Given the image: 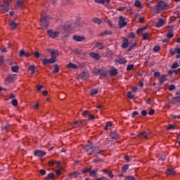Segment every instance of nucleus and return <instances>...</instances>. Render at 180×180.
<instances>
[{"mask_svg": "<svg viewBox=\"0 0 180 180\" xmlns=\"http://www.w3.org/2000/svg\"><path fill=\"white\" fill-rule=\"evenodd\" d=\"M56 54H58V51H52L51 53V58H44L42 59V63L44 65H47V64H54L57 60V56Z\"/></svg>", "mask_w": 180, "mask_h": 180, "instance_id": "nucleus-1", "label": "nucleus"}, {"mask_svg": "<svg viewBox=\"0 0 180 180\" xmlns=\"http://www.w3.org/2000/svg\"><path fill=\"white\" fill-rule=\"evenodd\" d=\"M167 6H168V4H167L165 1H160L158 5L153 7V9L155 11L156 13H160V12H161V11H164Z\"/></svg>", "mask_w": 180, "mask_h": 180, "instance_id": "nucleus-2", "label": "nucleus"}, {"mask_svg": "<svg viewBox=\"0 0 180 180\" xmlns=\"http://www.w3.org/2000/svg\"><path fill=\"white\" fill-rule=\"evenodd\" d=\"M12 130V125L9 124V122L5 121L1 124V131L3 133H8Z\"/></svg>", "mask_w": 180, "mask_h": 180, "instance_id": "nucleus-3", "label": "nucleus"}, {"mask_svg": "<svg viewBox=\"0 0 180 180\" xmlns=\"http://www.w3.org/2000/svg\"><path fill=\"white\" fill-rule=\"evenodd\" d=\"M86 153H87V154H90L92 155L94 154V143L89 142L87 144H86L84 147Z\"/></svg>", "mask_w": 180, "mask_h": 180, "instance_id": "nucleus-4", "label": "nucleus"}, {"mask_svg": "<svg viewBox=\"0 0 180 180\" xmlns=\"http://www.w3.org/2000/svg\"><path fill=\"white\" fill-rule=\"evenodd\" d=\"M41 26L43 29H47L49 27V17L44 16L41 19Z\"/></svg>", "mask_w": 180, "mask_h": 180, "instance_id": "nucleus-5", "label": "nucleus"}, {"mask_svg": "<svg viewBox=\"0 0 180 180\" xmlns=\"http://www.w3.org/2000/svg\"><path fill=\"white\" fill-rule=\"evenodd\" d=\"M48 35L51 39H57L58 36H60V32L58 31H53V30H49L47 31Z\"/></svg>", "mask_w": 180, "mask_h": 180, "instance_id": "nucleus-6", "label": "nucleus"}, {"mask_svg": "<svg viewBox=\"0 0 180 180\" xmlns=\"http://www.w3.org/2000/svg\"><path fill=\"white\" fill-rule=\"evenodd\" d=\"M15 79H16V75H8L5 80V84L8 85V84L13 82Z\"/></svg>", "mask_w": 180, "mask_h": 180, "instance_id": "nucleus-7", "label": "nucleus"}, {"mask_svg": "<svg viewBox=\"0 0 180 180\" xmlns=\"http://www.w3.org/2000/svg\"><path fill=\"white\" fill-rule=\"evenodd\" d=\"M2 11L8 12L9 11V0H3V4H1Z\"/></svg>", "mask_w": 180, "mask_h": 180, "instance_id": "nucleus-8", "label": "nucleus"}, {"mask_svg": "<svg viewBox=\"0 0 180 180\" xmlns=\"http://www.w3.org/2000/svg\"><path fill=\"white\" fill-rule=\"evenodd\" d=\"M119 19L118 25L120 29H122L124 26H127V22L124 21V18L123 16H120Z\"/></svg>", "mask_w": 180, "mask_h": 180, "instance_id": "nucleus-9", "label": "nucleus"}, {"mask_svg": "<svg viewBox=\"0 0 180 180\" xmlns=\"http://www.w3.org/2000/svg\"><path fill=\"white\" fill-rule=\"evenodd\" d=\"M79 77L81 79H88L89 78V72L88 70H84L79 74Z\"/></svg>", "mask_w": 180, "mask_h": 180, "instance_id": "nucleus-10", "label": "nucleus"}, {"mask_svg": "<svg viewBox=\"0 0 180 180\" xmlns=\"http://www.w3.org/2000/svg\"><path fill=\"white\" fill-rule=\"evenodd\" d=\"M33 154L35 157H44V155H46V151L41 150H35Z\"/></svg>", "mask_w": 180, "mask_h": 180, "instance_id": "nucleus-11", "label": "nucleus"}, {"mask_svg": "<svg viewBox=\"0 0 180 180\" xmlns=\"http://www.w3.org/2000/svg\"><path fill=\"white\" fill-rule=\"evenodd\" d=\"M115 63H118L119 64H126L127 63V60H126L123 56H118V58L115 60Z\"/></svg>", "mask_w": 180, "mask_h": 180, "instance_id": "nucleus-12", "label": "nucleus"}, {"mask_svg": "<svg viewBox=\"0 0 180 180\" xmlns=\"http://www.w3.org/2000/svg\"><path fill=\"white\" fill-rule=\"evenodd\" d=\"M89 56H90L91 57V58L96 60V61H98V60H99L101 58V55H99V53H96L95 52H90L89 53Z\"/></svg>", "mask_w": 180, "mask_h": 180, "instance_id": "nucleus-13", "label": "nucleus"}, {"mask_svg": "<svg viewBox=\"0 0 180 180\" xmlns=\"http://www.w3.org/2000/svg\"><path fill=\"white\" fill-rule=\"evenodd\" d=\"M50 167H56L57 168H60L61 167V163L60 162H57L56 160H52L49 162Z\"/></svg>", "mask_w": 180, "mask_h": 180, "instance_id": "nucleus-14", "label": "nucleus"}, {"mask_svg": "<svg viewBox=\"0 0 180 180\" xmlns=\"http://www.w3.org/2000/svg\"><path fill=\"white\" fill-rule=\"evenodd\" d=\"M72 39L75 40V41H84L86 38L84 36L75 35L73 36Z\"/></svg>", "mask_w": 180, "mask_h": 180, "instance_id": "nucleus-15", "label": "nucleus"}, {"mask_svg": "<svg viewBox=\"0 0 180 180\" xmlns=\"http://www.w3.org/2000/svg\"><path fill=\"white\" fill-rule=\"evenodd\" d=\"M138 137L140 139H145V140H147L148 139V133L143 131V132H139L138 134Z\"/></svg>", "mask_w": 180, "mask_h": 180, "instance_id": "nucleus-16", "label": "nucleus"}, {"mask_svg": "<svg viewBox=\"0 0 180 180\" xmlns=\"http://www.w3.org/2000/svg\"><path fill=\"white\" fill-rule=\"evenodd\" d=\"M84 122H85V120H81L79 121H76V122L72 123V126L73 127H77V126H78L79 127H81V124H84Z\"/></svg>", "mask_w": 180, "mask_h": 180, "instance_id": "nucleus-17", "label": "nucleus"}, {"mask_svg": "<svg viewBox=\"0 0 180 180\" xmlns=\"http://www.w3.org/2000/svg\"><path fill=\"white\" fill-rule=\"evenodd\" d=\"M165 23V20L162 18H159L158 21L155 22L156 27H161Z\"/></svg>", "mask_w": 180, "mask_h": 180, "instance_id": "nucleus-18", "label": "nucleus"}, {"mask_svg": "<svg viewBox=\"0 0 180 180\" xmlns=\"http://www.w3.org/2000/svg\"><path fill=\"white\" fill-rule=\"evenodd\" d=\"M110 136L111 139H113L114 140H117V139H119V134L116 131H111Z\"/></svg>", "mask_w": 180, "mask_h": 180, "instance_id": "nucleus-19", "label": "nucleus"}, {"mask_svg": "<svg viewBox=\"0 0 180 180\" xmlns=\"http://www.w3.org/2000/svg\"><path fill=\"white\" fill-rule=\"evenodd\" d=\"M79 175H81V174L79 172H78L77 171H75L73 172H70L69 174V178H78V176H79Z\"/></svg>", "mask_w": 180, "mask_h": 180, "instance_id": "nucleus-20", "label": "nucleus"}, {"mask_svg": "<svg viewBox=\"0 0 180 180\" xmlns=\"http://www.w3.org/2000/svg\"><path fill=\"white\" fill-rule=\"evenodd\" d=\"M103 150H101L99 146H96L93 148V154H100V153H103Z\"/></svg>", "mask_w": 180, "mask_h": 180, "instance_id": "nucleus-21", "label": "nucleus"}, {"mask_svg": "<svg viewBox=\"0 0 180 180\" xmlns=\"http://www.w3.org/2000/svg\"><path fill=\"white\" fill-rule=\"evenodd\" d=\"M165 81H167V75H162L159 78V84H160V85H162V84H164V82H165Z\"/></svg>", "mask_w": 180, "mask_h": 180, "instance_id": "nucleus-22", "label": "nucleus"}, {"mask_svg": "<svg viewBox=\"0 0 180 180\" xmlns=\"http://www.w3.org/2000/svg\"><path fill=\"white\" fill-rule=\"evenodd\" d=\"M67 68H71L72 70H78V65L72 63H70L67 65Z\"/></svg>", "mask_w": 180, "mask_h": 180, "instance_id": "nucleus-23", "label": "nucleus"}, {"mask_svg": "<svg viewBox=\"0 0 180 180\" xmlns=\"http://www.w3.org/2000/svg\"><path fill=\"white\" fill-rule=\"evenodd\" d=\"M167 175H175L176 172L174 169L167 168L166 171Z\"/></svg>", "mask_w": 180, "mask_h": 180, "instance_id": "nucleus-24", "label": "nucleus"}, {"mask_svg": "<svg viewBox=\"0 0 180 180\" xmlns=\"http://www.w3.org/2000/svg\"><path fill=\"white\" fill-rule=\"evenodd\" d=\"M129 44H130V43L129 42V39H127V38H125L122 45V49H127V47H129Z\"/></svg>", "mask_w": 180, "mask_h": 180, "instance_id": "nucleus-25", "label": "nucleus"}, {"mask_svg": "<svg viewBox=\"0 0 180 180\" xmlns=\"http://www.w3.org/2000/svg\"><path fill=\"white\" fill-rule=\"evenodd\" d=\"M109 74L110 77H115V75H117V69L112 68V70H109Z\"/></svg>", "mask_w": 180, "mask_h": 180, "instance_id": "nucleus-26", "label": "nucleus"}, {"mask_svg": "<svg viewBox=\"0 0 180 180\" xmlns=\"http://www.w3.org/2000/svg\"><path fill=\"white\" fill-rule=\"evenodd\" d=\"M25 4V0H16V7L20 8V6H23Z\"/></svg>", "mask_w": 180, "mask_h": 180, "instance_id": "nucleus-27", "label": "nucleus"}, {"mask_svg": "<svg viewBox=\"0 0 180 180\" xmlns=\"http://www.w3.org/2000/svg\"><path fill=\"white\" fill-rule=\"evenodd\" d=\"M172 102L174 105H176V103H179L180 102V96L173 97Z\"/></svg>", "mask_w": 180, "mask_h": 180, "instance_id": "nucleus-28", "label": "nucleus"}, {"mask_svg": "<svg viewBox=\"0 0 180 180\" xmlns=\"http://www.w3.org/2000/svg\"><path fill=\"white\" fill-rule=\"evenodd\" d=\"M98 175V169L92 170L90 172L89 176H91V178H96Z\"/></svg>", "mask_w": 180, "mask_h": 180, "instance_id": "nucleus-29", "label": "nucleus"}, {"mask_svg": "<svg viewBox=\"0 0 180 180\" xmlns=\"http://www.w3.org/2000/svg\"><path fill=\"white\" fill-rule=\"evenodd\" d=\"M36 67L34 65H30L28 67V70L31 71V75H33V74H34V72H36Z\"/></svg>", "mask_w": 180, "mask_h": 180, "instance_id": "nucleus-30", "label": "nucleus"}, {"mask_svg": "<svg viewBox=\"0 0 180 180\" xmlns=\"http://www.w3.org/2000/svg\"><path fill=\"white\" fill-rule=\"evenodd\" d=\"M103 172H104V174H105V175H108L109 176V178H113V176H114L113 174H112V172H109L106 169H103Z\"/></svg>", "mask_w": 180, "mask_h": 180, "instance_id": "nucleus-31", "label": "nucleus"}, {"mask_svg": "<svg viewBox=\"0 0 180 180\" xmlns=\"http://www.w3.org/2000/svg\"><path fill=\"white\" fill-rule=\"evenodd\" d=\"M98 72L101 77H103L104 78H105V77H108V73L103 70H98Z\"/></svg>", "mask_w": 180, "mask_h": 180, "instance_id": "nucleus-32", "label": "nucleus"}, {"mask_svg": "<svg viewBox=\"0 0 180 180\" xmlns=\"http://www.w3.org/2000/svg\"><path fill=\"white\" fill-rule=\"evenodd\" d=\"M96 4H109L110 2V0H94Z\"/></svg>", "mask_w": 180, "mask_h": 180, "instance_id": "nucleus-33", "label": "nucleus"}, {"mask_svg": "<svg viewBox=\"0 0 180 180\" xmlns=\"http://www.w3.org/2000/svg\"><path fill=\"white\" fill-rule=\"evenodd\" d=\"M9 25L12 27L13 30H15L18 27V23L15 22L14 21H11Z\"/></svg>", "mask_w": 180, "mask_h": 180, "instance_id": "nucleus-34", "label": "nucleus"}, {"mask_svg": "<svg viewBox=\"0 0 180 180\" xmlns=\"http://www.w3.org/2000/svg\"><path fill=\"white\" fill-rule=\"evenodd\" d=\"M96 47L98 48V50H103L105 49V46H103V43L97 42L96 44Z\"/></svg>", "mask_w": 180, "mask_h": 180, "instance_id": "nucleus-35", "label": "nucleus"}, {"mask_svg": "<svg viewBox=\"0 0 180 180\" xmlns=\"http://www.w3.org/2000/svg\"><path fill=\"white\" fill-rule=\"evenodd\" d=\"M53 72L54 74H57V72H60V68H58V65L57 64L54 65V69L53 70Z\"/></svg>", "mask_w": 180, "mask_h": 180, "instance_id": "nucleus-36", "label": "nucleus"}, {"mask_svg": "<svg viewBox=\"0 0 180 180\" xmlns=\"http://www.w3.org/2000/svg\"><path fill=\"white\" fill-rule=\"evenodd\" d=\"M54 178V174L53 173H49L47 176L45 177L46 180L53 179Z\"/></svg>", "mask_w": 180, "mask_h": 180, "instance_id": "nucleus-37", "label": "nucleus"}, {"mask_svg": "<svg viewBox=\"0 0 180 180\" xmlns=\"http://www.w3.org/2000/svg\"><path fill=\"white\" fill-rule=\"evenodd\" d=\"M11 71L13 72H18V71H19V66L15 65V66L11 67Z\"/></svg>", "mask_w": 180, "mask_h": 180, "instance_id": "nucleus-38", "label": "nucleus"}, {"mask_svg": "<svg viewBox=\"0 0 180 180\" xmlns=\"http://www.w3.org/2000/svg\"><path fill=\"white\" fill-rule=\"evenodd\" d=\"M92 169V167L88 168L85 167L82 170V174H86V172H90V171Z\"/></svg>", "mask_w": 180, "mask_h": 180, "instance_id": "nucleus-39", "label": "nucleus"}, {"mask_svg": "<svg viewBox=\"0 0 180 180\" xmlns=\"http://www.w3.org/2000/svg\"><path fill=\"white\" fill-rule=\"evenodd\" d=\"M96 94H98V89H94L90 91V95H91L92 96L94 95H96Z\"/></svg>", "mask_w": 180, "mask_h": 180, "instance_id": "nucleus-40", "label": "nucleus"}, {"mask_svg": "<svg viewBox=\"0 0 180 180\" xmlns=\"http://www.w3.org/2000/svg\"><path fill=\"white\" fill-rule=\"evenodd\" d=\"M93 22H94V23H97V25H101L102 23V20L99 18H94Z\"/></svg>", "mask_w": 180, "mask_h": 180, "instance_id": "nucleus-41", "label": "nucleus"}, {"mask_svg": "<svg viewBox=\"0 0 180 180\" xmlns=\"http://www.w3.org/2000/svg\"><path fill=\"white\" fill-rule=\"evenodd\" d=\"M137 44L134 43L133 45L130 46L129 48L127 49V52L130 53V51H131V50H133L134 49V47H136Z\"/></svg>", "mask_w": 180, "mask_h": 180, "instance_id": "nucleus-42", "label": "nucleus"}, {"mask_svg": "<svg viewBox=\"0 0 180 180\" xmlns=\"http://www.w3.org/2000/svg\"><path fill=\"white\" fill-rule=\"evenodd\" d=\"M112 34V32L110 31H105L103 32H101L100 34V36H108V34Z\"/></svg>", "mask_w": 180, "mask_h": 180, "instance_id": "nucleus-43", "label": "nucleus"}, {"mask_svg": "<svg viewBox=\"0 0 180 180\" xmlns=\"http://www.w3.org/2000/svg\"><path fill=\"white\" fill-rule=\"evenodd\" d=\"M149 36H150V34H148L147 32L145 34H143V35H142L143 40H147V39H148Z\"/></svg>", "mask_w": 180, "mask_h": 180, "instance_id": "nucleus-44", "label": "nucleus"}, {"mask_svg": "<svg viewBox=\"0 0 180 180\" xmlns=\"http://www.w3.org/2000/svg\"><path fill=\"white\" fill-rule=\"evenodd\" d=\"M134 5L136 8H140L141 6V2L139 0H136L135 1Z\"/></svg>", "mask_w": 180, "mask_h": 180, "instance_id": "nucleus-45", "label": "nucleus"}, {"mask_svg": "<svg viewBox=\"0 0 180 180\" xmlns=\"http://www.w3.org/2000/svg\"><path fill=\"white\" fill-rule=\"evenodd\" d=\"M127 169H129V165H124V166H122V172H126Z\"/></svg>", "mask_w": 180, "mask_h": 180, "instance_id": "nucleus-46", "label": "nucleus"}, {"mask_svg": "<svg viewBox=\"0 0 180 180\" xmlns=\"http://www.w3.org/2000/svg\"><path fill=\"white\" fill-rule=\"evenodd\" d=\"M167 37L169 40V39H172V37H174V34H172L171 32H169L167 34Z\"/></svg>", "mask_w": 180, "mask_h": 180, "instance_id": "nucleus-47", "label": "nucleus"}, {"mask_svg": "<svg viewBox=\"0 0 180 180\" xmlns=\"http://www.w3.org/2000/svg\"><path fill=\"white\" fill-rule=\"evenodd\" d=\"M127 98L128 99H133V98H134V95H133L131 92L129 91L127 93Z\"/></svg>", "mask_w": 180, "mask_h": 180, "instance_id": "nucleus-48", "label": "nucleus"}, {"mask_svg": "<svg viewBox=\"0 0 180 180\" xmlns=\"http://www.w3.org/2000/svg\"><path fill=\"white\" fill-rule=\"evenodd\" d=\"M124 159L127 162H130V161H131V159H130V156L129 155H125Z\"/></svg>", "mask_w": 180, "mask_h": 180, "instance_id": "nucleus-49", "label": "nucleus"}, {"mask_svg": "<svg viewBox=\"0 0 180 180\" xmlns=\"http://www.w3.org/2000/svg\"><path fill=\"white\" fill-rule=\"evenodd\" d=\"M134 65H129L127 67V71H131L132 68H134Z\"/></svg>", "mask_w": 180, "mask_h": 180, "instance_id": "nucleus-50", "label": "nucleus"}, {"mask_svg": "<svg viewBox=\"0 0 180 180\" xmlns=\"http://www.w3.org/2000/svg\"><path fill=\"white\" fill-rule=\"evenodd\" d=\"M168 130H174V129H175V126H174L173 124H169V125H168Z\"/></svg>", "mask_w": 180, "mask_h": 180, "instance_id": "nucleus-51", "label": "nucleus"}, {"mask_svg": "<svg viewBox=\"0 0 180 180\" xmlns=\"http://www.w3.org/2000/svg\"><path fill=\"white\" fill-rule=\"evenodd\" d=\"M11 103H12L13 106H16L18 105V100L13 99L11 101Z\"/></svg>", "mask_w": 180, "mask_h": 180, "instance_id": "nucleus-52", "label": "nucleus"}, {"mask_svg": "<svg viewBox=\"0 0 180 180\" xmlns=\"http://www.w3.org/2000/svg\"><path fill=\"white\" fill-rule=\"evenodd\" d=\"M25 54H26V52H25V50L22 49L20 51L19 56L20 57H23V56H25Z\"/></svg>", "mask_w": 180, "mask_h": 180, "instance_id": "nucleus-53", "label": "nucleus"}, {"mask_svg": "<svg viewBox=\"0 0 180 180\" xmlns=\"http://www.w3.org/2000/svg\"><path fill=\"white\" fill-rule=\"evenodd\" d=\"M160 46H155L154 48H153V51L155 52V53H157V52H158V51H160Z\"/></svg>", "mask_w": 180, "mask_h": 180, "instance_id": "nucleus-54", "label": "nucleus"}, {"mask_svg": "<svg viewBox=\"0 0 180 180\" xmlns=\"http://www.w3.org/2000/svg\"><path fill=\"white\" fill-rule=\"evenodd\" d=\"M125 180H136V179L132 176H127L125 177Z\"/></svg>", "mask_w": 180, "mask_h": 180, "instance_id": "nucleus-55", "label": "nucleus"}, {"mask_svg": "<svg viewBox=\"0 0 180 180\" xmlns=\"http://www.w3.org/2000/svg\"><path fill=\"white\" fill-rule=\"evenodd\" d=\"M168 89H169V91H174V89H175V85H174V84L169 85L168 87Z\"/></svg>", "mask_w": 180, "mask_h": 180, "instance_id": "nucleus-56", "label": "nucleus"}, {"mask_svg": "<svg viewBox=\"0 0 180 180\" xmlns=\"http://www.w3.org/2000/svg\"><path fill=\"white\" fill-rule=\"evenodd\" d=\"M144 29H146V28H143V27L139 28L136 30V34H140V33H141V32H143V30H144Z\"/></svg>", "mask_w": 180, "mask_h": 180, "instance_id": "nucleus-57", "label": "nucleus"}, {"mask_svg": "<svg viewBox=\"0 0 180 180\" xmlns=\"http://www.w3.org/2000/svg\"><path fill=\"white\" fill-rule=\"evenodd\" d=\"M34 56L36 57V58H39V57H40V52H39V51H35L34 53Z\"/></svg>", "mask_w": 180, "mask_h": 180, "instance_id": "nucleus-58", "label": "nucleus"}, {"mask_svg": "<svg viewBox=\"0 0 180 180\" xmlns=\"http://www.w3.org/2000/svg\"><path fill=\"white\" fill-rule=\"evenodd\" d=\"M178 67H179V65H178V63H173L172 65V69L178 68Z\"/></svg>", "mask_w": 180, "mask_h": 180, "instance_id": "nucleus-59", "label": "nucleus"}, {"mask_svg": "<svg viewBox=\"0 0 180 180\" xmlns=\"http://www.w3.org/2000/svg\"><path fill=\"white\" fill-rule=\"evenodd\" d=\"M154 113H155V110L154 109H151L149 112H148V115H150V116H153V115H154Z\"/></svg>", "mask_w": 180, "mask_h": 180, "instance_id": "nucleus-60", "label": "nucleus"}, {"mask_svg": "<svg viewBox=\"0 0 180 180\" xmlns=\"http://www.w3.org/2000/svg\"><path fill=\"white\" fill-rule=\"evenodd\" d=\"M172 119H180V115H171Z\"/></svg>", "mask_w": 180, "mask_h": 180, "instance_id": "nucleus-61", "label": "nucleus"}, {"mask_svg": "<svg viewBox=\"0 0 180 180\" xmlns=\"http://www.w3.org/2000/svg\"><path fill=\"white\" fill-rule=\"evenodd\" d=\"M137 115H139V112H137V111H134V112H132L131 116H132V117H136V116H137Z\"/></svg>", "mask_w": 180, "mask_h": 180, "instance_id": "nucleus-62", "label": "nucleus"}, {"mask_svg": "<svg viewBox=\"0 0 180 180\" xmlns=\"http://www.w3.org/2000/svg\"><path fill=\"white\" fill-rule=\"evenodd\" d=\"M39 173L41 175H44L46 174V170L41 169L39 170Z\"/></svg>", "mask_w": 180, "mask_h": 180, "instance_id": "nucleus-63", "label": "nucleus"}, {"mask_svg": "<svg viewBox=\"0 0 180 180\" xmlns=\"http://www.w3.org/2000/svg\"><path fill=\"white\" fill-rule=\"evenodd\" d=\"M175 53H176V54H180V48H175Z\"/></svg>", "mask_w": 180, "mask_h": 180, "instance_id": "nucleus-64", "label": "nucleus"}]
</instances>
